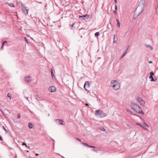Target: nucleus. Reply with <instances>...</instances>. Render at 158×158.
Here are the masks:
<instances>
[{"mask_svg": "<svg viewBox=\"0 0 158 158\" xmlns=\"http://www.w3.org/2000/svg\"><path fill=\"white\" fill-rule=\"evenodd\" d=\"M145 3V0H141L140 2L139 5L134 12L133 15V18L134 19H136L143 12Z\"/></svg>", "mask_w": 158, "mask_h": 158, "instance_id": "nucleus-1", "label": "nucleus"}, {"mask_svg": "<svg viewBox=\"0 0 158 158\" xmlns=\"http://www.w3.org/2000/svg\"><path fill=\"white\" fill-rule=\"evenodd\" d=\"M131 108L136 112L142 114H144V113L142 111L141 108L135 103L132 102L131 104Z\"/></svg>", "mask_w": 158, "mask_h": 158, "instance_id": "nucleus-2", "label": "nucleus"}, {"mask_svg": "<svg viewBox=\"0 0 158 158\" xmlns=\"http://www.w3.org/2000/svg\"><path fill=\"white\" fill-rule=\"evenodd\" d=\"M110 86L112 87L114 90H118L120 87V84L117 80H113L111 82Z\"/></svg>", "mask_w": 158, "mask_h": 158, "instance_id": "nucleus-3", "label": "nucleus"}, {"mask_svg": "<svg viewBox=\"0 0 158 158\" xmlns=\"http://www.w3.org/2000/svg\"><path fill=\"white\" fill-rule=\"evenodd\" d=\"M95 115L99 118H103L106 116V114L101 110H95Z\"/></svg>", "mask_w": 158, "mask_h": 158, "instance_id": "nucleus-4", "label": "nucleus"}, {"mask_svg": "<svg viewBox=\"0 0 158 158\" xmlns=\"http://www.w3.org/2000/svg\"><path fill=\"white\" fill-rule=\"evenodd\" d=\"M149 78L151 79V81H152L155 82L157 80L156 77L154 75V74L152 72H150Z\"/></svg>", "mask_w": 158, "mask_h": 158, "instance_id": "nucleus-5", "label": "nucleus"}, {"mask_svg": "<svg viewBox=\"0 0 158 158\" xmlns=\"http://www.w3.org/2000/svg\"><path fill=\"white\" fill-rule=\"evenodd\" d=\"M136 100L141 105L143 106L145 104V102L141 98L137 97L136 98Z\"/></svg>", "mask_w": 158, "mask_h": 158, "instance_id": "nucleus-6", "label": "nucleus"}, {"mask_svg": "<svg viewBox=\"0 0 158 158\" xmlns=\"http://www.w3.org/2000/svg\"><path fill=\"white\" fill-rule=\"evenodd\" d=\"M90 87V85L88 81H86L84 85V88L86 91H88V89Z\"/></svg>", "mask_w": 158, "mask_h": 158, "instance_id": "nucleus-7", "label": "nucleus"}, {"mask_svg": "<svg viewBox=\"0 0 158 158\" xmlns=\"http://www.w3.org/2000/svg\"><path fill=\"white\" fill-rule=\"evenodd\" d=\"M55 122L56 123L62 125H64V123L63 122V120L60 119H56L55 120Z\"/></svg>", "mask_w": 158, "mask_h": 158, "instance_id": "nucleus-8", "label": "nucleus"}, {"mask_svg": "<svg viewBox=\"0 0 158 158\" xmlns=\"http://www.w3.org/2000/svg\"><path fill=\"white\" fill-rule=\"evenodd\" d=\"M22 6H23V10L24 13L25 15L27 14L28 13V10L27 9L26 7L24 6L23 5H22Z\"/></svg>", "mask_w": 158, "mask_h": 158, "instance_id": "nucleus-9", "label": "nucleus"}, {"mask_svg": "<svg viewBox=\"0 0 158 158\" xmlns=\"http://www.w3.org/2000/svg\"><path fill=\"white\" fill-rule=\"evenodd\" d=\"M56 88L54 86H52L49 87L48 90L51 92H53L56 91Z\"/></svg>", "mask_w": 158, "mask_h": 158, "instance_id": "nucleus-10", "label": "nucleus"}, {"mask_svg": "<svg viewBox=\"0 0 158 158\" xmlns=\"http://www.w3.org/2000/svg\"><path fill=\"white\" fill-rule=\"evenodd\" d=\"M31 80V78L30 76L25 77V81L27 82H29Z\"/></svg>", "mask_w": 158, "mask_h": 158, "instance_id": "nucleus-11", "label": "nucleus"}, {"mask_svg": "<svg viewBox=\"0 0 158 158\" xmlns=\"http://www.w3.org/2000/svg\"><path fill=\"white\" fill-rule=\"evenodd\" d=\"M89 15H85L82 16H79V18H84L85 17V18L86 19H88L89 18Z\"/></svg>", "mask_w": 158, "mask_h": 158, "instance_id": "nucleus-12", "label": "nucleus"}, {"mask_svg": "<svg viewBox=\"0 0 158 158\" xmlns=\"http://www.w3.org/2000/svg\"><path fill=\"white\" fill-rule=\"evenodd\" d=\"M126 110L127 112V113L129 114H131L133 115H135V114H133L131 111L129 109L127 108L126 109Z\"/></svg>", "mask_w": 158, "mask_h": 158, "instance_id": "nucleus-13", "label": "nucleus"}, {"mask_svg": "<svg viewBox=\"0 0 158 158\" xmlns=\"http://www.w3.org/2000/svg\"><path fill=\"white\" fill-rule=\"evenodd\" d=\"M118 40V37L116 35H114V42H116Z\"/></svg>", "mask_w": 158, "mask_h": 158, "instance_id": "nucleus-14", "label": "nucleus"}, {"mask_svg": "<svg viewBox=\"0 0 158 158\" xmlns=\"http://www.w3.org/2000/svg\"><path fill=\"white\" fill-rule=\"evenodd\" d=\"M136 124L140 126L143 129H146V127L144 126L143 125H141V124H140L138 123H137Z\"/></svg>", "mask_w": 158, "mask_h": 158, "instance_id": "nucleus-15", "label": "nucleus"}, {"mask_svg": "<svg viewBox=\"0 0 158 158\" xmlns=\"http://www.w3.org/2000/svg\"><path fill=\"white\" fill-rule=\"evenodd\" d=\"M116 21L117 22V24L119 27H120V23L119 20L118 19H116Z\"/></svg>", "mask_w": 158, "mask_h": 158, "instance_id": "nucleus-16", "label": "nucleus"}, {"mask_svg": "<svg viewBox=\"0 0 158 158\" xmlns=\"http://www.w3.org/2000/svg\"><path fill=\"white\" fill-rule=\"evenodd\" d=\"M51 75L52 77V78H53V77H55L54 76V74L53 73V71L52 69H51Z\"/></svg>", "mask_w": 158, "mask_h": 158, "instance_id": "nucleus-17", "label": "nucleus"}, {"mask_svg": "<svg viewBox=\"0 0 158 158\" xmlns=\"http://www.w3.org/2000/svg\"><path fill=\"white\" fill-rule=\"evenodd\" d=\"M147 48H149L151 50H152L153 49V47H152L151 46H150V45H147Z\"/></svg>", "mask_w": 158, "mask_h": 158, "instance_id": "nucleus-18", "label": "nucleus"}, {"mask_svg": "<svg viewBox=\"0 0 158 158\" xmlns=\"http://www.w3.org/2000/svg\"><path fill=\"white\" fill-rule=\"evenodd\" d=\"M28 127L30 128H32V124L31 123H29L28 124Z\"/></svg>", "mask_w": 158, "mask_h": 158, "instance_id": "nucleus-19", "label": "nucleus"}, {"mask_svg": "<svg viewBox=\"0 0 158 158\" xmlns=\"http://www.w3.org/2000/svg\"><path fill=\"white\" fill-rule=\"evenodd\" d=\"M9 6H10L11 7H14L15 6L14 4L12 3H10L9 4Z\"/></svg>", "mask_w": 158, "mask_h": 158, "instance_id": "nucleus-20", "label": "nucleus"}, {"mask_svg": "<svg viewBox=\"0 0 158 158\" xmlns=\"http://www.w3.org/2000/svg\"><path fill=\"white\" fill-rule=\"evenodd\" d=\"M99 35V33L98 32H97L95 34V37H97Z\"/></svg>", "mask_w": 158, "mask_h": 158, "instance_id": "nucleus-21", "label": "nucleus"}, {"mask_svg": "<svg viewBox=\"0 0 158 158\" xmlns=\"http://www.w3.org/2000/svg\"><path fill=\"white\" fill-rule=\"evenodd\" d=\"M100 129L101 130L103 131H106V130L103 127H101L100 128Z\"/></svg>", "mask_w": 158, "mask_h": 158, "instance_id": "nucleus-22", "label": "nucleus"}, {"mask_svg": "<svg viewBox=\"0 0 158 158\" xmlns=\"http://www.w3.org/2000/svg\"><path fill=\"white\" fill-rule=\"evenodd\" d=\"M7 96H8V97H9L10 98V99H11V95L10 94L8 93L7 94Z\"/></svg>", "mask_w": 158, "mask_h": 158, "instance_id": "nucleus-23", "label": "nucleus"}, {"mask_svg": "<svg viewBox=\"0 0 158 158\" xmlns=\"http://www.w3.org/2000/svg\"><path fill=\"white\" fill-rule=\"evenodd\" d=\"M82 144L85 146H86L88 147L89 146V145L87 143H82Z\"/></svg>", "mask_w": 158, "mask_h": 158, "instance_id": "nucleus-24", "label": "nucleus"}, {"mask_svg": "<svg viewBox=\"0 0 158 158\" xmlns=\"http://www.w3.org/2000/svg\"><path fill=\"white\" fill-rule=\"evenodd\" d=\"M24 97L27 101H28L29 102V101L28 99V98H29L28 97H27V96H25V95H24Z\"/></svg>", "mask_w": 158, "mask_h": 158, "instance_id": "nucleus-25", "label": "nucleus"}, {"mask_svg": "<svg viewBox=\"0 0 158 158\" xmlns=\"http://www.w3.org/2000/svg\"><path fill=\"white\" fill-rule=\"evenodd\" d=\"M5 45V43L3 42L2 44V47H1V49H2L3 48V46L4 45Z\"/></svg>", "mask_w": 158, "mask_h": 158, "instance_id": "nucleus-26", "label": "nucleus"}, {"mask_svg": "<svg viewBox=\"0 0 158 158\" xmlns=\"http://www.w3.org/2000/svg\"><path fill=\"white\" fill-rule=\"evenodd\" d=\"M88 147L90 148H95V147H94V146H91V145H89V146Z\"/></svg>", "mask_w": 158, "mask_h": 158, "instance_id": "nucleus-27", "label": "nucleus"}, {"mask_svg": "<svg viewBox=\"0 0 158 158\" xmlns=\"http://www.w3.org/2000/svg\"><path fill=\"white\" fill-rule=\"evenodd\" d=\"M125 55H126V53H124L122 55L121 58H122L123 57L125 56Z\"/></svg>", "mask_w": 158, "mask_h": 158, "instance_id": "nucleus-28", "label": "nucleus"}, {"mask_svg": "<svg viewBox=\"0 0 158 158\" xmlns=\"http://www.w3.org/2000/svg\"><path fill=\"white\" fill-rule=\"evenodd\" d=\"M114 9H115V10H117V6L116 5H115Z\"/></svg>", "mask_w": 158, "mask_h": 158, "instance_id": "nucleus-29", "label": "nucleus"}, {"mask_svg": "<svg viewBox=\"0 0 158 158\" xmlns=\"http://www.w3.org/2000/svg\"><path fill=\"white\" fill-rule=\"evenodd\" d=\"M17 116H18V117H17L18 118H20V114H18L17 115Z\"/></svg>", "mask_w": 158, "mask_h": 158, "instance_id": "nucleus-30", "label": "nucleus"}, {"mask_svg": "<svg viewBox=\"0 0 158 158\" xmlns=\"http://www.w3.org/2000/svg\"><path fill=\"white\" fill-rule=\"evenodd\" d=\"M92 150L93 151H94V152H98V150H95V149H93Z\"/></svg>", "mask_w": 158, "mask_h": 158, "instance_id": "nucleus-31", "label": "nucleus"}, {"mask_svg": "<svg viewBox=\"0 0 158 158\" xmlns=\"http://www.w3.org/2000/svg\"><path fill=\"white\" fill-rule=\"evenodd\" d=\"M22 145L23 146V145H25L26 147H27V145L26 144V143H23V144H22Z\"/></svg>", "mask_w": 158, "mask_h": 158, "instance_id": "nucleus-32", "label": "nucleus"}, {"mask_svg": "<svg viewBox=\"0 0 158 158\" xmlns=\"http://www.w3.org/2000/svg\"><path fill=\"white\" fill-rule=\"evenodd\" d=\"M76 139H77V140H78V141H80V142L81 141V140L80 139H79L77 138H76Z\"/></svg>", "mask_w": 158, "mask_h": 158, "instance_id": "nucleus-33", "label": "nucleus"}, {"mask_svg": "<svg viewBox=\"0 0 158 158\" xmlns=\"http://www.w3.org/2000/svg\"><path fill=\"white\" fill-rule=\"evenodd\" d=\"M3 128L4 130H5V131H7L6 129L5 128L4 126H3Z\"/></svg>", "mask_w": 158, "mask_h": 158, "instance_id": "nucleus-34", "label": "nucleus"}, {"mask_svg": "<svg viewBox=\"0 0 158 158\" xmlns=\"http://www.w3.org/2000/svg\"><path fill=\"white\" fill-rule=\"evenodd\" d=\"M116 10H114V11H113L114 13V14H117V12L116 11Z\"/></svg>", "mask_w": 158, "mask_h": 158, "instance_id": "nucleus-35", "label": "nucleus"}, {"mask_svg": "<svg viewBox=\"0 0 158 158\" xmlns=\"http://www.w3.org/2000/svg\"><path fill=\"white\" fill-rule=\"evenodd\" d=\"M26 92V91L25 90H23V94H24L25 92Z\"/></svg>", "mask_w": 158, "mask_h": 158, "instance_id": "nucleus-36", "label": "nucleus"}, {"mask_svg": "<svg viewBox=\"0 0 158 158\" xmlns=\"http://www.w3.org/2000/svg\"><path fill=\"white\" fill-rule=\"evenodd\" d=\"M0 140L1 141H2V139L1 137V136L0 135Z\"/></svg>", "mask_w": 158, "mask_h": 158, "instance_id": "nucleus-37", "label": "nucleus"}, {"mask_svg": "<svg viewBox=\"0 0 158 158\" xmlns=\"http://www.w3.org/2000/svg\"><path fill=\"white\" fill-rule=\"evenodd\" d=\"M143 124L145 125L146 126H147V127H148V126L147 125V124L146 123H143Z\"/></svg>", "mask_w": 158, "mask_h": 158, "instance_id": "nucleus-38", "label": "nucleus"}, {"mask_svg": "<svg viewBox=\"0 0 158 158\" xmlns=\"http://www.w3.org/2000/svg\"><path fill=\"white\" fill-rule=\"evenodd\" d=\"M3 42L4 43H7V42L6 41H4Z\"/></svg>", "mask_w": 158, "mask_h": 158, "instance_id": "nucleus-39", "label": "nucleus"}, {"mask_svg": "<svg viewBox=\"0 0 158 158\" xmlns=\"http://www.w3.org/2000/svg\"><path fill=\"white\" fill-rule=\"evenodd\" d=\"M85 105H86V106H89V104H88V103H86V104H85Z\"/></svg>", "mask_w": 158, "mask_h": 158, "instance_id": "nucleus-40", "label": "nucleus"}, {"mask_svg": "<svg viewBox=\"0 0 158 158\" xmlns=\"http://www.w3.org/2000/svg\"><path fill=\"white\" fill-rule=\"evenodd\" d=\"M24 39H25V40H26L27 42V38H26V37H24Z\"/></svg>", "mask_w": 158, "mask_h": 158, "instance_id": "nucleus-41", "label": "nucleus"}, {"mask_svg": "<svg viewBox=\"0 0 158 158\" xmlns=\"http://www.w3.org/2000/svg\"><path fill=\"white\" fill-rule=\"evenodd\" d=\"M114 2H116V3L117 2V0H114Z\"/></svg>", "mask_w": 158, "mask_h": 158, "instance_id": "nucleus-42", "label": "nucleus"}, {"mask_svg": "<svg viewBox=\"0 0 158 158\" xmlns=\"http://www.w3.org/2000/svg\"><path fill=\"white\" fill-rule=\"evenodd\" d=\"M39 154H37V153H36V154H35V155L36 156H38L39 155Z\"/></svg>", "mask_w": 158, "mask_h": 158, "instance_id": "nucleus-43", "label": "nucleus"}, {"mask_svg": "<svg viewBox=\"0 0 158 158\" xmlns=\"http://www.w3.org/2000/svg\"><path fill=\"white\" fill-rule=\"evenodd\" d=\"M74 23H73V24L71 25V27H73V26L74 25Z\"/></svg>", "mask_w": 158, "mask_h": 158, "instance_id": "nucleus-44", "label": "nucleus"}, {"mask_svg": "<svg viewBox=\"0 0 158 158\" xmlns=\"http://www.w3.org/2000/svg\"><path fill=\"white\" fill-rule=\"evenodd\" d=\"M127 50H126V51L124 52V53H126V54L127 53Z\"/></svg>", "mask_w": 158, "mask_h": 158, "instance_id": "nucleus-45", "label": "nucleus"}, {"mask_svg": "<svg viewBox=\"0 0 158 158\" xmlns=\"http://www.w3.org/2000/svg\"><path fill=\"white\" fill-rule=\"evenodd\" d=\"M58 154V155H60V156H61V155H60V154Z\"/></svg>", "mask_w": 158, "mask_h": 158, "instance_id": "nucleus-46", "label": "nucleus"}, {"mask_svg": "<svg viewBox=\"0 0 158 158\" xmlns=\"http://www.w3.org/2000/svg\"><path fill=\"white\" fill-rule=\"evenodd\" d=\"M62 157L63 158H65V157H64L63 156H62Z\"/></svg>", "mask_w": 158, "mask_h": 158, "instance_id": "nucleus-47", "label": "nucleus"}, {"mask_svg": "<svg viewBox=\"0 0 158 158\" xmlns=\"http://www.w3.org/2000/svg\"><path fill=\"white\" fill-rule=\"evenodd\" d=\"M62 157L63 158H65V157H64L63 156H62Z\"/></svg>", "mask_w": 158, "mask_h": 158, "instance_id": "nucleus-48", "label": "nucleus"}]
</instances>
